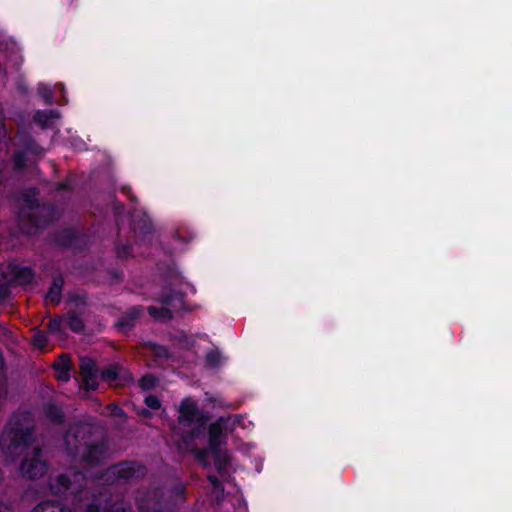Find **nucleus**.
<instances>
[{
  "mask_svg": "<svg viewBox=\"0 0 512 512\" xmlns=\"http://www.w3.org/2000/svg\"><path fill=\"white\" fill-rule=\"evenodd\" d=\"M222 424L221 422L213 423L209 426V448L202 452L199 456L205 457L211 454L215 461V466L218 471L224 469L225 463L228 461L229 456L226 452L219 450L221 443Z\"/></svg>",
  "mask_w": 512,
  "mask_h": 512,
  "instance_id": "obj_1",
  "label": "nucleus"
},
{
  "mask_svg": "<svg viewBox=\"0 0 512 512\" xmlns=\"http://www.w3.org/2000/svg\"><path fill=\"white\" fill-rule=\"evenodd\" d=\"M23 476L29 479H35L46 472V463L41 459L40 450L36 447L27 451L26 457L21 465Z\"/></svg>",
  "mask_w": 512,
  "mask_h": 512,
  "instance_id": "obj_2",
  "label": "nucleus"
},
{
  "mask_svg": "<svg viewBox=\"0 0 512 512\" xmlns=\"http://www.w3.org/2000/svg\"><path fill=\"white\" fill-rule=\"evenodd\" d=\"M9 426L4 430L1 436V446L7 454H13L18 449L26 445V434L18 428Z\"/></svg>",
  "mask_w": 512,
  "mask_h": 512,
  "instance_id": "obj_3",
  "label": "nucleus"
},
{
  "mask_svg": "<svg viewBox=\"0 0 512 512\" xmlns=\"http://www.w3.org/2000/svg\"><path fill=\"white\" fill-rule=\"evenodd\" d=\"M179 422L184 427L191 426L196 423V429L199 430L204 425V419L200 415L196 403L192 399L182 401L179 408Z\"/></svg>",
  "mask_w": 512,
  "mask_h": 512,
  "instance_id": "obj_4",
  "label": "nucleus"
},
{
  "mask_svg": "<svg viewBox=\"0 0 512 512\" xmlns=\"http://www.w3.org/2000/svg\"><path fill=\"white\" fill-rule=\"evenodd\" d=\"M83 479L84 476L82 473L69 471L68 474L59 476L55 482L51 484V490L55 494L63 493L66 490L75 492L78 489L77 483Z\"/></svg>",
  "mask_w": 512,
  "mask_h": 512,
  "instance_id": "obj_5",
  "label": "nucleus"
},
{
  "mask_svg": "<svg viewBox=\"0 0 512 512\" xmlns=\"http://www.w3.org/2000/svg\"><path fill=\"white\" fill-rule=\"evenodd\" d=\"M80 368L85 381V387L88 390L97 388V368L95 362L90 358L82 357L80 359Z\"/></svg>",
  "mask_w": 512,
  "mask_h": 512,
  "instance_id": "obj_6",
  "label": "nucleus"
},
{
  "mask_svg": "<svg viewBox=\"0 0 512 512\" xmlns=\"http://www.w3.org/2000/svg\"><path fill=\"white\" fill-rule=\"evenodd\" d=\"M59 117L60 115L57 111H38L34 115V120L41 127L46 128L53 125L59 119Z\"/></svg>",
  "mask_w": 512,
  "mask_h": 512,
  "instance_id": "obj_7",
  "label": "nucleus"
},
{
  "mask_svg": "<svg viewBox=\"0 0 512 512\" xmlns=\"http://www.w3.org/2000/svg\"><path fill=\"white\" fill-rule=\"evenodd\" d=\"M56 376L60 381H67L70 378L69 375V362L68 360H62L56 364Z\"/></svg>",
  "mask_w": 512,
  "mask_h": 512,
  "instance_id": "obj_8",
  "label": "nucleus"
},
{
  "mask_svg": "<svg viewBox=\"0 0 512 512\" xmlns=\"http://www.w3.org/2000/svg\"><path fill=\"white\" fill-rule=\"evenodd\" d=\"M33 512H71L51 503H42L38 505Z\"/></svg>",
  "mask_w": 512,
  "mask_h": 512,
  "instance_id": "obj_9",
  "label": "nucleus"
},
{
  "mask_svg": "<svg viewBox=\"0 0 512 512\" xmlns=\"http://www.w3.org/2000/svg\"><path fill=\"white\" fill-rule=\"evenodd\" d=\"M64 324L75 332H79L83 329V322L77 316H70L64 321Z\"/></svg>",
  "mask_w": 512,
  "mask_h": 512,
  "instance_id": "obj_10",
  "label": "nucleus"
},
{
  "mask_svg": "<svg viewBox=\"0 0 512 512\" xmlns=\"http://www.w3.org/2000/svg\"><path fill=\"white\" fill-rule=\"evenodd\" d=\"M60 292L61 284L55 281L47 294V299L52 303H58L60 300Z\"/></svg>",
  "mask_w": 512,
  "mask_h": 512,
  "instance_id": "obj_11",
  "label": "nucleus"
},
{
  "mask_svg": "<svg viewBox=\"0 0 512 512\" xmlns=\"http://www.w3.org/2000/svg\"><path fill=\"white\" fill-rule=\"evenodd\" d=\"M33 278V272L29 268H22L16 275V279L21 284L29 283Z\"/></svg>",
  "mask_w": 512,
  "mask_h": 512,
  "instance_id": "obj_12",
  "label": "nucleus"
},
{
  "mask_svg": "<svg viewBox=\"0 0 512 512\" xmlns=\"http://www.w3.org/2000/svg\"><path fill=\"white\" fill-rule=\"evenodd\" d=\"M119 373H120V369L118 367H116V366L110 367V368L106 369L105 371H103L102 379L107 382L114 381L118 378Z\"/></svg>",
  "mask_w": 512,
  "mask_h": 512,
  "instance_id": "obj_13",
  "label": "nucleus"
},
{
  "mask_svg": "<svg viewBox=\"0 0 512 512\" xmlns=\"http://www.w3.org/2000/svg\"><path fill=\"white\" fill-rule=\"evenodd\" d=\"M38 92L43 97L45 103H51L53 100V91L48 85L40 84Z\"/></svg>",
  "mask_w": 512,
  "mask_h": 512,
  "instance_id": "obj_14",
  "label": "nucleus"
},
{
  "mask_svg": "<svg viewBox=\"0 0 512 512\" xmlns=\"http://www.w3.org/2000/svg\"><path fill=\"white\" fill-rule=\"evenodd\" d=\"M32 342L36 348L42 349L47 344V336L43 332L37 331L33 336Z\"/></svg>",
  "mask_w": 512,
  "mask_h": 512,
  "instance_id": "obj_15",
  "label": "nucleus"
},
{
  "mask_svg": "<svg viewBox=\"0 0 512 512\" xmlns=\"http://www.w3.org/2000/svg\"><path fill=\"white\" fill-rule=\"evenodd\" d=\"M155 383H156V379L153 376H150V375L144 376L140 380V386L144 390L152 389L155 386Z\"/></svg>",
  "mask_w": 512,
  "mask_h": 512,
  "instance_id": "obj_16",
  "label": "nucleus"
},
{
  "mask_svg": "<svg viewBox=\"0 0 512 512\" xmlns=\"http://www.w3.org/2000/svg\"><path fill=\"white\" fill-rule=\"evenodd\" d=\"M146 405L151 409H158L160 407V401L157 397L149 395L145 398Z\"/></svg>",
  "mask_w": 512,
  "mask_h": 512,
  "instance_id": "obj_17",
  "label": "nucleus"
},
{
  "mask_svg": "<svg viewBox=\"0 0 512 512\" xmlns=\"http://www.w3.org/2000/svg\"><path fill=\"white\" fill-rule=\"evenodd\" d=\"M63 324V320L54 319L49 322V329L51 332H57Z\"/></svg>",
  "mask_w": 512,
  "mask_h": 512,
  "instance_id": "obj_18",
  "label": "nucleus"
},
{
  "mask_svg": "<svg viewBox=\"0 0 512 512\" xmlns=\"http://www.w3.org/2000/svg\"><path fill=\"white\" fill-rule=\"evenodd\" d=\"M207 361L210 365H216L218 363V355L214 352L207 355Z\"/></svg>",
  "mask_w": 512,
  "mask_h": 512,
  "instance_id": "obj_19",
  "label": "nucleus"
},
{
  "mask_svg": "<svg viewBox=\"0 0 512 512\" xmlns=\"http://www.w3.org/2000/svg\"><path fill=\"white\" fill-rule=\"evenodd\" d=\"M22 159H23V155L22 154H17L15 156L14 161H15V164H16L17 167H21L22 166Z\"/></svg>",
  "mask_w": 512,
  "mask_h": 512,
  "instance_id": "obj_20",
  "label": "nucleus"
},
{
  "mask_svg": "<svg viewBox=\"0 0 512 512\" xmlns=\"http://www.w3.org/2000/svg\"><path fill=\"white\" fill-rule=\"evenodd\" d=\"M156 353L159 355V356H165L167 354V351L164 347H158L156 349Z\"/></svg>",
  "mask_w": 512,
  "mask_h": 512,
  "instance_id": "obj_21",
  "label": "nucleus"
},
{
  "mask_svg": "<svg viewBox=\"0 0 512 512\" xmlns=\"http://www.w3.org/2000/svg\"><path fill=\"white\" fill-rule=\"evenodd\" d=\"M209 481L212 483V485L214 486V488H218V487H219V482H218V480L216 479V477H214V476H210V477H209Z\"/></svg>",
  "mask_w": 512,
  "mask_h": 512,
  "instance_id": "obj_22",
  "label": "nucleus"
},
{
  "mask_svg": "<svg viewBox=\"0 0 512 512\" xmlns=\"http://www.w3.org/2000/svg\"><path fill=\"white\" fill-rule=\"evenodd\" d=\"M0 512H10V509L7 506H4L0 503Z\"/></svg>",
  "mask_w": 512,
  "mask_h": 512,
  "instance_id": "obj_23",
  "label": "nucleus"
},
{
  "mask_svg": "<svg viewBox=\"0 0 512 512\" xmlns=\"http://www.w3.org/2000/svg\"><path fill=\"white\" fill-rule=\"evenodd\" d=\"M149 312H150V314H151L152 316H154V317H156V316H157V315H156V309H155V308H150V309H149Z\"/></svg>",
  "mask_w": 512,
  "mask_h": 512,
  "instance_id": "obj_24",
  "label": "nucleus"
}]
</instances>
